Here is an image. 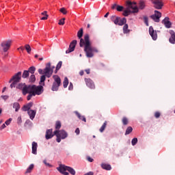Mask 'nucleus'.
I'll return each instance as SVG.
<instances>
[{
	"label": "nucleus",
	"instance_id": "f257e3e1",
	"mask_svg": "<svg viewBox=\"0 0 175 175\" xmlns=\"http://www.w3.org/2000/svg\"><path fill=\"white\" fill-rule=\"evenodd\" d=\"M54 69L55 66H51V63H48L46 64L44 68L45 75H42L40 80V85H25L22 89V92L23 95L29 94L27 97V100H31L32 96H36V95H42L43 94V85H44V81H46V77L50 79L54 73Z\"/></svg>",
	"mask_w": 175,
	"mask_h": 175
},
{
	"label": "nucleus",
	"instance_id": "f03ea898",
	"mask_svg": "<svg viewBox=\"0 0 175 175\" xmlns=\"http://www.w3.org/2000/svg\"><path fill=\"white\" fill-rule=\"evenodd\" d=\"M83 28H81L77 32V37L80 39L79 46L80 47H84V51L88 58H92L94 57V53H98L99 51L91 44L90 35L85 34L84 39L81 38H83Z\"/></svg>",
	"mask_w": 175,
	"mask_h": 175
},
{
	"label": "nucleus",
	"instance_id": "7ed1b4c3",
	"mask_svg": "<svg viewBox=\"0 0 175 175\" xmlns=\"http://www.w3.org/2000/svg\"><path fill=\"white\" fill-rule=\"evenodd\" d=\"M111 21L115 24V25H120V27L124 25L122 29L123 33H129V32H131V30L128 29L129 28V26L126 24V18H121L120 16L113 15L111 16Z\"/></svg>",
	"mask_w": 175,
	"mask_h": 175
},
{
	"label": "nucleus",
	"instance_id": "20e7f679",
	"mask_svg": "<svg viewBox=\"0 0 175 175\" xmlns=\"http://www.w3.org/2000/svg\"><path fill=\"white\" fill-rule=\"evenodd\" d=\"M54 135L56 136V141L57 143H61V139H66L68 137V133L64 130H56L54 131Z\"/></svg>",
	"mask_w": 175,
	"mask_h": 175
},
{
	"label": "nucleus",
	"instance_id": "39448f33",
	"mask_svg": "<svg viewBox=\"0 0 175 175\" xmlns=\"http://www.w3.org/2000/svg\"><path fill=\"white\" fill-rule=\"evenodd\" d=\"M53 79L54 81L52 85V91H58L59 87L61 86V78L58 75H53Z\"/></svg>",
	"mask_w": 175,
	"mask_h": 175
},
{
	"label": "nucleus",
	"instance_id": "423d86ee",
	"mask_svg": "<svg viewBox=\"0 0 175 175\" xmlns=\"http://www.w3.org/2000/svg\"><path fill=\"white\" fill-rule=\"evenodd\" d=\"M127 8L131 10L132 9L131 12L133 13H137L139 12V8L137 5H136V3L132 2L130 1H126Z\"/></svg>",
	"mask_w": 175,
	"mask_h": 175
},
{
	"label": "nucleus",
	"instance_id": "0eeeda50",
	"mask_svg": "<svg viewBox=\"0 0 175 175\" xmlns=\"http://www.w3.org/2000/svg\"><path fill=\"white\" fill-rule=\"evenodd\" d=\"M12 81H14L16 83H20V81H21V72H18L15 74L9 81V83H12Z\"/></svg>",
	"mask_w": 175,
	"mask_h": 175
},
{
	"label": "nucleus",
	"instance_id": "6e6552de",
	"mask_svg": "<svg viewBox=\"0 0 175 175\" xmlns=\"http://www.w3.org/2000/svg\"><path fill=\"white\" fill-rule=\"evenodd\" d=\"M162 17V13H161L159 11L155 10L154 14L152 16H150V18L154 21L155 23H159L160 18Z\"/></svg>",
	"mask_w": 175,
	"mask_h": 175
},
{
	"label": "nucleus",
	"instance_id": "1a4fd4ad",
	"mask_svg": "<svg viewBox=\"0 0 175 175\" xmlns=\"http://www.w3.org/2000/svg\"><path fill=\"white\" fill-rule=\"evenodd\" d=\"M77 44V40H72L70 44L68 49L66 51V54H69L70 53L75 51V49H76Z\"/></svg>",
	"mask_w": 175,
	"mask_h": 175
},
{
	"label": "nucleus",
	"instance_id": "9d476101",
	"mask_svg": "<svg viewBox=\"0 0 175 175\" xmlns=\"http://www.w3.org/2000/svg\"><path fill=\"white\" fill-rule=\"evenodd\" d=\"M12 45V41L11 40H8V41H4L1 43V46L5 53L10 49V46Z\"/></svg>",
	"mask_w": 175,
	"mask_h": 175
},
{
	"label": "nucleus",
	"instance_id": "9b49d317",
	"mask_svg": "<svg viewBox=\"0 0 175 175\" xmlns=\"http://www.w3.org/2000/svg\"><path fill=\"white\" fill-rule=\"evenodd\" d=\"M152 3H153L155 9L161 10L162 9V6H163V3L160 0H152Z\"/></svg>",
	"mask_w": 175,
	"mask_h": 175
},
{
	"label": "nucleus",
	"instance_id": "f8f14e48",
	"mask_svg": "<svg viewBox=\"0 0 175 175\" xmlns=\"http://www.w3.org/2000/svg\"><path fill=\"white\" fill-rule=\"evenodd\" d=\"M149 33L153 40H157V39H158V34L157 33V31H154V27H152V26L149 27Z\"/></svg>",
	"mask_w": 175,
	"mask_h": 175
},
{
	"label": "nucleus",
	"instance_id": "ddd939ff",
	"mask_svg": "<svg viewBox=\"0 0 175 175\" xmlns=\"http://www.w3.org/2000/svg\"><path fill=\"white\" fill-rule=\"evenodd\" d=\"M85 81L86 83V85L89 87V88H91V90L95 89V83H94V81L91 80V79H85Z\"/></svg>",
	"mask_w": 175,
	"mask_h": 175
},
{
	"label": "nucleus",
	"instance_id": "4468645a",
	"mask_svg": "<svg viewBox=\"0 0 175 175\" xmlns=\"http://www.w3.org/2000/svg\"><path fill=\"white\" fill-rule=\"evenodd\" d=\"M62 169L64 171H68L69 172V173H70L72 175H75L76 174V171L75 170V169H73L71 167L69 166H66V165H62Z\"/></svg>",
	"mask_w": 175,
	"mask_h": 175
},
{
	"label": "nucleus",
	"instance_id": "2eb2a0df",
	"mask_svg": "<svg viewBox=\"0 0 175 175\" xmlns=\"http://www.w3.org/2000/svg\"><path fill=\"white\" fill-rule=\"evenodd\" d=\"M55 135L53 133V129H48L46 131V135H45V139H46V140H49L50 139H52V137L53 136H55Z\"/></svg>",
	"mask_w": 175,
	"mask_h": 175
},
{
	"label": "nucleus",
	"instance_id": "dca6fc26",
	"mask_svg": "<svg viewBox=\"0 0 175 175\" xmlns=\"http://www.w3.org/2000/svg\"><path fill=\"white\" fill-rule=\"evenodd\" d=\"M162 24H164L165 28H170L172 27V23L169 21V17H165L162 21Z\"/></svg>",
	"mask_w": 175,
	"mask_h": 175
},
{
	"label": "nucleus",
	"instance_id": "f3484780",
	"mask_svg": "<svg viewBox=\"0 0 175 175\" xmlns=\"http://www.w3.org/2000/svg\"><path fill=\"white\" fill-rule=\"evenodd\" d=\"M170 33L171 35V37L169 39V42L172 44H175V32H174V31L170 30Z\"/></svg>",
	"mask_w": 175,
	"mask_h": 175
},
{
	"label": "nucleus",
	"instance_id": "a211bd4d",
	"mask_svg": "<svg viewBox=\"0 0 175 175\" xmlns=\"http://www.w3.org/2000/svg\"><path fill=\"white\" fill-rule=\"evenodd\" d=\"M62 166H65V165L60 164L59 166L57 167V170H58V172H59V173L62 174L69 175V172L64 171Z\"/></svg>",
	"mask_w": 175,
	"mask_h": 175
},
{
	"label": "nucleus",
	"instance_id": "6ab92c4d",
	"mask_svg": "<svg viewBox=\"0 0 175 175\" xmlns=\"http://www.w3.org/2000/svg\"><path fill=\"white\" fill-rule=\"evenodd\" d=\"M37 150H38V143L33 142H32V154H34V155H36V154H38Z\"/></svg>",
	"mask_w": 175,
	"mask_h": 175
},
{
	"label": "nucleus",
	"instance_id": "aec40b11",
	"mask_svg": "<svg viewBox=\"0 0 175 175\" xmlns=\"http://www.w3.org/2000/svg\"><path fill=\"white\" fill-rule=\"evenodd\" d=\"M101 167L104 170H111V165H110V164H106L103 163L101 164Z\"/></svg>",
	"mask_w": 175,
	"mask_h": 175
},
{
	"label": "nucleus",
	"instance_id": "412c9836",
	"mask_svg": "<svg viewBox=\"0 0 175 175\" xmlns=\"http://www.w3.org/2000/svg\"><path fill=\"white\" fill-rule=\"evenodd\" d=\"M131 13H133L132 10H131L128 7L125 10L123 11L122 15L124 16V17H128Z\"/></svg>",
	"mask_w": 175,
	"mask_h": 175
},
{
	"label": "nucleus",
	"instance_id": "4be33fe9",
	"mask_svg": "<svg viewBox=\"0 0 175 175\" xmlns=\"http://www.w3.org/2000/svg\"><path fill=\"white\" fill-rule=\"evenodd\" d=\"M27 113H28L31 120H33V118H35V116H36V111L31 109V110L28 111Z\"/></svg>",
	"mask_w": 175,
	"mask_h": 175
},
{
	"label": "nucleus",
	"instance_id": "5701e85b",
	"mask_svg": "<svg viewBox=\"0 0 175 175\" xmlns=\"http://www.w3.org/2000/svg\"><path fill=\"white\" fill-rule=\"evenodd\" d=\"M75 114L78 117V118H79V120H81L82 121H84V122H87V120L85 119V116H81L80 113H79L78 111H75Z\"/></svg>",
	"mask_w": 175,
	"mask_h": 175
},
{
	"label": "nucleus",
	"instance_id": "b1692460",
	"mask_svg": "<svg viewBox=\"0 0 175 175\" xmlns=\"http://www.w3.org/2000/svg\"><path fill=\"white\" fill-rule=\"evenodd\" d=\"M41 15L43 16L44 17H42L40 18V20H47V18H49V15L47 14V11H44L43 12H42Z\"/></svg>",
	"mask_w": 175,
	"mask_h": 175
},
{
	"label": "nucleus",
	"instance_id": "393cba45",
	"mask_svg": "<svg viewBox=\"0 0 175 175\" xmlns=\"http://www.w3.org/2000/svg\"><path fill=\"white\" fill-rule=\"evenodd\" d=\"M106 126H107V121H105L102 126L100 128L99 131L102 133L106 129Z\"/></svg>",
	"mask_w": 175,
	"mask_h": 175
},
{
	"label": "nucleus",
	"instance_id": "a878e982",
	"mask_svg": "<svg viewBox=\"0 0 175 175\" xmlns=\"http://www.w3.org/2000/svg\"><path fill=\"white\" fill-rule=\"evenodd\" d=\"M33 167H35V165L33 164H31L29 167L27 169L25 174L31 173L32 170H33Z\"/></svg>",
	"mask_w": 175,
	"mask_h": 175
},
{
	"label": "nucleus",
	"instance_id": "bb28decb",
	"mask_svg": "<svg viewBox=\"0 0 175 175\" xmlns=\"http://www.w3.org/2000/svg\"><path fill=\"white\" fill-rule=\"evenodd\" d=\"M69 84V80L68 79V77H65L64 80L63 81V87L64 88H66Z\"/></svg>",
	"mask_w": 175,
	"mask_h": 175
},
{
	"label": "nucleus",
	"instance_id": "cd10ccee",
	"mask_svg": "<svg viewBox=\"0 0 175 175\" xmlns=\"http://www.w3.org/2000/svg\"><path fill=\"white\" fill-rule=\"evenodd\" d=\"M13 109H15V111H18V110H20V103H14Z\"/></svg>",
	"mask_w": 175,
	"mask_h": 175
},
{
	"label": "nucleus",
	"instance_id": "c85d7f7f",
	"mask_svg": "<svg viewBox=\"0 0 175 175\" xmlns=\"http://www.w3.org/2000/svg\"><path fill=\"white\" fill-rule=\"evenodd\" d=\"M23 79H27V77H29V72L28 70H24L23 73L22 75Z\"/></svg>",
	"mask_w": 175,
	"mask_h": 175
},
{
	"label": "nucleus",
	"instance_id": "c756f323",
	"mask_svg": "<svg viewBox=\"0 0 175 175\" xmlns=\"http://www.w3.org/2000/svg\"><path fill=\"white\" fill-rule=\"evenodd\" d=\"M146 8V3H144V1H139V8L141 9V10H143V9H144Z\"/></svg>",
	"mask_w": 175,
	"mask_h": 175
},
{
	"label": "nucleus",
	"instance_id": "7c9ffc66",
	"mask_svg": "<svg viewBox=\"0 0 175 175\" xmlns=\"http://www.w3.org/2000/svg\"><path fill=\"white\" fill-rule=\"evenodd\" d=\"M36 70V68H35V66H31L27 71H29V73L33 75Z\"/></svg>",
	"mask_w": 175,
	"mask_h": 175
},
{
	"label": "nucleus",
	"instance_id": "2f4dec72",
	"mask_svg": "<svg viewBox=\"0 0 175 175\" xmlns=\"http://www.w3.org/2000/svg\"><path fill=\"white\" fill-rule=\"evenodd\" d=\"M133 131V129L132 128V126H129L127 127V129H126V132H125V135H129L130 133H132V131Z\"/></svg>",
	"mask_w": 175,
	"mask_h": 175
},
{
	"label": "nucleus",
	"instance_id": "473e14b6",
	"mask_svg": "<svg viewBox=\"0 0 175 175\" xmlns=\"http://www.w3.org/2000/svg\"><path fill=\"white\" fill-rule=\"evenodd\" d=\"M62 66V62H59L56 66V70L55 71V73H57L59 69H61V67Z\"/></svg>",
	"mask_w": 175,
	"mask_h": 175
},
{
	"label": "nucleus",
	"instance_id": "72a5a7b5",
	"mask_svg": "<svg viewBox=\"0 0 175 175\" xmlns=\"http://www.w3.org/2000/svg\"><path fill=\"white\" fill-rule=\"evenodd\" d=\"M35 81H36V77H35V75L31 74V75L29 77V82L35 83Z\"/></svg>",
	"mask_w": 175,
	"mask_h": 175
},
{
	"label": "nucleus",
	"instance_id": "f704fd0d",
	"mask_svg": "<svg viewBox=\"0 0 175 175\" xmlns=\"http://www.w3.org/2000/svg\"><path fill=\"white\" fill-rule=\"evenodd\" d=\"M25 49L26 51L28 53V54H31V46H29V44H26L25 46Z\"/></svg>",
	"mask_w": 175,
	"mask_h": 175
},
{
	"label": "nucleus",
	"instance_id": "c9c22d12",
	"mask_svg": "<svg viewBox=\"0 0 175 175\" xmlns=\"http://www.w3.org/2000/svg\"><path fill=\"white\" fill-rule=\"evenodd\" d=\"M122 122L123 125H128L129 121H128V119L126 118V117H124L122 118Z\"/></svg>",
	"mask_w": 175,
	"mask_h": 175
},
{
	"label": "nucleus",
	"instance_id": "e433bc0d",
	"mask_svg": "<svg viewBox=\"0 0 175 175\" xmlns=\"http://www.w3.org/2000/svg\"><path fill=\"white\" fill-rule=\"evenodd\" d=\"M38 73H40V75H43V76H46V72L44 71V70H42V68H39Z\"/></svg>",
	"mask_w": 175,
	"mask_h": 175
},
{
	"label": "nucleus",
	"instance_id": "4c0bfd02",
	"mask_svg": "<svg viewBox=\"0 0 175 175\" xmlns=\"http://www.w3.org/2000/svg\"><path fill=\"white\" fill-rule=\"evenodd\" d=\"M55 129H61V122H56Z\"/></svg>",
	"mask_w": 175,
	"mask_h": 175
},
{
	"label": "nucleus",
	"instance_id": "58836bf2",
	"mask_svg": "<svg viewBox=\"0 0 175 175\" xmlns=\"http://www.w3.org/2000/svg\"><path fill=\"white\" fill-rule=\"evenodd\" d=\"M132 146H136L137 144V138H133L131 141Z\"/></svg>",
	"mask_w": 175,
	"mask_h": 175
},
{
	"label": "nucleus",
	"instance_id": "ea45409f",
	"mask_svg": "<svg viewBox=\"0 0 175 175\" xmlns=\"http://www.w3.org/2000/svg\"><path fill=\"white\" fill-rule=\"evenodd\" d=\"M59 12L63 14H66V13H68V11H66V9L65 8H60Z\"/></svg>",
	"mask_w": 175,
	"mask_h": 175
},
{
	"label": "nucleus",
	"instance_id": "a19ab883",
	"mask_svg": "<svg viewBox=\"0 0 175 175\" xmlns=\"http://www.w3.org/2000/svg\"><path fill=\"white\" fill-rule=\"evenodd\" d=\"M116 10L118 12H122V10H124V6L118 5L117 8H116Z\"/></svg>",
	"mask_w": 175,
	"mask_h": 175
},
{
	"label": "nucleus",
	"instance_id": "79ce46f5",
	"mask_svg": "<svg viewBox=\"0 0 175 175\" xmlns=\"http://www.w3.org/2000/svg\"><path fill=\"white\" fill-rule=\"evenodd\" d=\"M59 25H64L65 24V18H63L59 21Z\"/></svg>",
	"mask_w": 175,
	"mask_h": 175
},
{
	"label": "nucleus",
	"instance_id": "37998d69",
	"mask_svg": "<svg viewBox=\"0 0 175 175\" xmlns=\"http://www.w3.org/2000/svg\"><path fill=\"white\" fill-rule=\"evenodd\" d=\"M43 163H44V165L46 166H48L49 167H53V165L49 163H47V161L46 160H44L43 161Z\"/></svg>",
	"mask_w": 175,
	"mask_h": 175
},
{
	"label": "nucleus",
	"instance_id": "c03bdc74",
	"mask_svg": "<svg viewBox=\"0 0 175 175\" xmlns=\"http://www.w3.org/2000/svg\"><path fill=\"white\" fill-rule=\"evenodd\" d=\"M22 109L23 111H29V108H28L27 105H24Z\"/></svg>",
	"mask_w": 175,
	"mask_h": 175
},
{
	"label": "nucleus",
	"instance_id": "a18cd8bd",
	"mask_svg": "<svg viewBox=\"0 0 175 175\" xmlns=\"http://www.w3.org/2000/svg\"><path fill=\"white\" fill-rule=\"evenodd\" d=\"M154 117H155V118H159L161 117V113L159 111L155 112Z\"/></svg>",
	"mask_w": 175,
	"mask_h": 175
},
{
	"label": "nucleus",
	"instance_id": "49530a36",
	"mask_svg": "<svg viewBox=\"0 0 175 175\" xmlns=\"http://www.w3.org/2000/svg\"><path fill=\"white\" fill-rule=\"evenodd\" d=\"M17 83L16 82H14V81H12V83H11V85H10V87H11V88H16V85H17Z\"/></svg>",
	"mask_w": 175,
	"mask_h": 175
},
{
	"label": "nucleus",
	"instance_id": "de8ad7c7",
	"mask_svg": "<svg viewBox=\"0 0 175 175\" xmlns=\"http://www.w3.org/2000/svg\"><path fill=\"white\" fill-rule=\"evenodd\" d=\"M68 90L69 91L73 90V83H72V82L70 83V85L68 86Z\"/></svg>",
	"mask_w": 175,
	"mask_h": 175
},
{
	"label": "nucleus",
	"instance_id": "09e8293b",
	"mask_svg": "<svg viewBox=\"0 0 175 175\" xmlns=\"http://www.w3.org/2000/svg\"><path fill=\"white\" fill-rule=\"evenodd\" d=\"M10 122H12V118H10L8 120H6L5 124V125H10Z\"/></svg>",
	"mask_w": 175,
	"mask_h": 175
},
{
	"label": "nucleus",
	"instance_id": "8fccbe9b",
	"mask_svg": "<svg viewBox=\"0 0 175 175\" xmlns=\"http://www.w3.org/2000/svg\"><path fill=\"white\" fill-rule=\"evenodd\" d=\"M87 160H88L89 162H94V159L91 158L90 157H87Z\"/></svg>",
	"mask_w": 175,
	"mask_h": 175
},
{
	"label": "nucleus",
	"instance_id": "3c124183",
	"mask_svg": "<svg viewBox=\"0 0 175 175\" xmlns=\"http://www.w3.org/2000/svg\"><path fill=\"white\" fill-rule=\"evenodd\" d=\"M144 20L145 23L146 24V25H148V18L144 17Z\"/></svg>",
	"mask_w": 175,
	"mask_h": 175
},
{
	"label": "nucleus",
	"instance_id": "603ef678",
	"mask_svg": "<svg viewBox=\"0 0 175 175\" xmlns=\"http://www.w3.org/2000/svg\"><path fill=\"white\" fill-rule=\"evenodd\" d=\"M75 133L77 135H80V129H79V128L76 129Z\"/></svg>",
	"mask_w": 175,
	"mask_h": 175
},
{
	"label": "nucleus",
	"instance_id": "864d4df0",
	"mask_svg": "<svg viewBox=\"0 0 175 175\" xmlns=\"http://www.w3.org/2000/svg\"><path fill=\"white\" fill-rule=\"evenodd\" d=\"M118 6V5L117 4H113L112 6H111V9L114 10V9H117V7Z\"/></svg>",
	"mask_w": 175,
	"mask_h": 175
},
{
	"label": "nucleus",
	"instance_id": "5fc2aeb1",
	"mask_svg": "<svg viewBox=\"0 0 175 175\" xmlns=\"http://www.w3.org/2000/svg\"><path fill=\"white\" fill-rule=\"evenodd\" d=\"M5 128H6V125L5 124H3L0 127V129L1 131H2V129H5Z\"/></svg>",
	"mask_w": 175,
	"mask_h": 175
},
{
	"label": "nucleus",
	"instance_id": "6e6d98bb",
	"mask_svg": "<svg viewBox=\"0 0 175 175\" xmlns=\"http://www.w3.org/2000/svg\"><path fill=\"white\" fill-rule=\"evenodd\" d=\"M32 105H33L32 103H29L26 106H27L28 109H31V107L32 106Z\"/></svg>",
	"mask_w": 175,
	"mask_h": 175
},
{
	"label": "nucleus",
	"instance_id": "4d7b16f0",
	"mask_svg": "<svg viewBox=\"0 0 175 175\" xmlns=\"http://www.w3.org/2000/svg\"><path fill=\"white\" fill-rule=\"evenodd\" d=\"M2 99H4V100H6L9 98L8 96H1Z\"/></svg>",
	"mask_w": 175,
	"mask_h": 175
},
{
	"label": "nucleus",
	"instance_id": "13d9d810",
	"mask_svg": "<svg viewBox=\"0 0 175 175\" xmlns=\"http://www.w3.org/2000/svg\"><path fill=\"white\" fill-rule=\"evenodd\" d=\"M85 175H94V172H88L87 174H85Z\"/></svg>",
	"mask_w": 175,
	"mask_h": 175
},
{
	"label": "nucleus",
	"instance_id": "bf43d9fd",
	"mask_svg": "<svg viewBox=\"0 0 175 175\" xmlns=\"http://www.w3.org/2000/svg\"><path fill=\"white\" fill-rule=\"evenodd\" d=\"M79 75H80V76H83L84 75V71L83 70H81L79 72Z\"/></svg>",
	"mask_w": 175,
	"mask_h": 175
},
{
	"label": "nucleus",
	"instance_id": "052dcab7",
	"mask_svg": "<svg viewBox=\"0 0 175 175\" xmlns=\"http://www.w3.org/2000/svg\"><path fill=\"white\" fill-rule=\"evenodd\" d=\"M85 72H86L87 75H90V69H87V70H85Z\"/></svg>",
	"mask_w": 175,
	"mask_h": 175
},
{
	"label": "nucleus",
	"instance_id": "680f3d73",
	"mask_svg": "<svg viewBox=\"0 0 175 175\" xmlns=\"http://www.w3.org/2000/svg\"><path fill=\"white\" fill-rule=\"evenodd\" d=\"M18 50H21L22 51H24L25 49L23 46H21L18 49Z\"/></svg>",
	"mask_w": 175,
	"mask_h": 175
},
{
	"label": "nucleus",
	"instance_id": "e2e57ef3",
	"mask_svg": "<svg viewBox=\"0 0 175 175\" xmlns=\"http://www.w3.org/2000/svg\"><path fill=\"white\" fill-rule=\"evenodd\" d=\"M109 12H107L105 16H104V17H108L109 16Z\"/></svg>",
	"mask_w": 175,
	"mask_h": 175
},
{
	"label": "nucleus",
	"instance_id": "0e129e2a",
	"mask_svg": "<svg viewBox=\"0 0 175 175\" xmlns=\"http://www.w3.org/2000/svg\"><path fill=\"white\" fill-rule=\"evenodd\" d=\"M4 91H6V87L3 88L2 92H3Z\"/></svg>",
	"mask_w": 175,
	"mask_h": 175
},
{
	"label": "nucleus",
	"instance_id": "69168bd1",
	"mask_svg": "<svg viewBox=\"0 0 175 175\" xmlns=\"http://www.w3.org/2000/svg\"><path fill=\"white\" fill-rule=\"evenodd\" d=\"M38 59L39 61H43V57H40Z\"/></svg>",
	"mask_w": 175,
	"mask_h": 175
},
{
	"label": "nucleus",
	"instance_id": "338daca9",
	"mask_svg": "<svg viewBox=\"0 0 175 175\" xmlns=\"http://www.w3.org/2000/svg\"><path fill=\"white\" fill-rule=\"evenodd\" d=\"M38 57H39V55H38V54H36V55H34V57H35V58H38Z\"/></svg>",
	"mask_w": 175,
	"mask_h": 175
},
{
	"label": "nucleus",
	"instance_id": "774afa93",
	"mask_svg": "<svg viewBox=\"0 0 175 175\" xmlns=\"http://www.w3.org/2000/svg\"><path fill=\"white\" fill-rule=\"evenodd\" d=\"M91 27V25L88 24L87 28H90Z\"/></svg>",
	"mask_w": 175,
	"mask_h": 175
}]
</instances>
